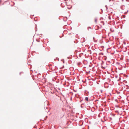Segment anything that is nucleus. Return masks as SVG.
<instances>
[{
  "label": "nucleus",
  "instance_id": "1",
  "mask_svg": "<svg viewBox=\"0 0 129 129\" xmlns=\"http://www.w3.org/2000/svg\"><path fill=\"white\" fill-rule=\"evenodd\" d=\"M94 22H95L96 23L97 21V19H96L95 18L94 19Z\"/></svg>",
  "mask_w": 129,
  "mask_h": 129
},
{
  "label": "nucleus",
  "instance_id": "2",
  "mask_svg": "<svg viewBox=\"0 0 129 129\" xmlns=\"http://www.w3.org/2000/svg\"><path fill=\"white\" fill-rule=\"evenodd\" d=\"M85 100H86L87 101H88V97H86L85 98Z\"/></svg>",
  "mask_w": 129,
  "mask_h": 129
},
{
  "label": "nucleus",
  "instance_id": "3",
  "mask_svg": "<svg viewBox=\"0 0 129 129\" xmlns=\"http://www.w3.org/2000/svg\"><path fill=\"white\" fill-rule=\"evenodd\" d=\"M109 17V18L110 19H111V18H110V16H109V17Z\"/></svg>",
  "mask_w": 129,
  "mask_h": 129
}]
</instances>
